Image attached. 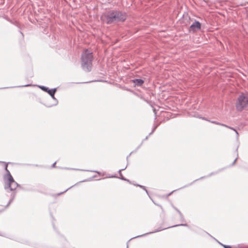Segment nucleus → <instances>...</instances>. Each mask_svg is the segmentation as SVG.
<instances>
[{"instance_id": "f257e3e1", "label": "nucleus", "mask_w": 248, "mask_h": 248, "mask_svg": "<svg viewBox=\"0 0 248 248\" xmlns=\"http://www.w3.org/2000/svg\"><path fill=\"white\" fill-rule=\"evenodd\" d=\"M126 18L124 12L120 11H110L104 13L101 16V19L108 24L118 22H123Z\"/></svg>"}, {"instance_id": "f03ea898", "label": "nucleus", "mask_w": 248, "mask_h": 248, "mask_svg": "<svg viewBox=\"0 0 248 248\" xmlns=\"http://www.w3.org/2000/svg\"><path fill=\"white\" fill-rule=\"evenodd\" d=\"M92 61V53L88 49L85 50L81 56V66L84 71L89 72L91 70Z\"/></svg>"}, {"instance_id": "7ed1b4c3", "label": "nucleus", "mask_w": 248, "mask_h": 248, "mask_svg": "<svg viewBox=\"0 0 248 248\" xmlns=\"http://www.w3.org/2000/svg\"><path fill=\"white\" fill-rule=\"evenodd\" d=\"M248 105V97L244 94L240 95L237 99L236 108L238 111H242Z\"/></svg>"}, {"instance_id": "20e7f679", "label": "nucleus", "mask_w": 248, "mask_h": 248, "mask_svg": "<svg viewBox=\"0 0 248 248\" xmlns=\"http://www.w3.org/2000/svg\"><path fill=\"white\" fill-rule=\"evenodd\" d=\"M5 182L4 188H9L10 191L14 190L18 186V184L14 180L11 175H9V178L6 179Z\"/></svg>"}, {"instance_id": "39448f33", "label": "nucleus", "mask_w": 248, "mask_h": 248, "mask_svg": "<svg viewBox=\"0 0 248 248\" xmlns=\"http://www.w3.org/2000/svg\"><path fill=\"white\" fill-rule=\"evenodd\" d=\"M209 121L210 122H211V123L215 124H217V125H221V126H224L225 127H227L228 128H229L230 129H232V130H233L235 132V133L236 134V138L237 139L238 138L239 134H238V132L237 131V130L236 129H235L234 128L232 127L231 126H229L228 125H226L225 124L220 123L217 122V121Z\"/></svg>"}, {"instance_id": "423d86ee", "label": "nucleus", "mask_w": 248, "mask_h": 248, "mask_svg": "<svg viewBox=\"0 0 248 248\" xmlns=\"http://www.w3.org/2000/svg\"><path fill=\"white\" fill-rule=\"evenodd\" d=\"M201 23L198 21H195L190 26V30L193 31H196L201 29Z\"/></svg>"}, {"instance_id": "0eeeda50", "label": "nucleus", "mask_w": 248, "mask_h": 248, "mask_svg": "<svg viewBox=\"0 0 248 248\" xmlns=\"http://www.w3.org/2000/svg\"><path fill=\"white\" fill-rule=\"evenodd\" d=\"M56 92V88L52 89H48L47 93L51 96L53 99H56L54 96V94Z\"/></svg>"}, {"instance_id": "6e6552de", "label": "nucleus", "mask_w": 248, "mask_h": 248, "mask_svg": "<svg viewBox=\"0 0 248 248\" xmlns=\"http://www.w3.org/2000/svg\"><path fill=\"white\" fill-rule=\"evenodd\" d=\"M133 82L136 85L140 86L143 83L144 81L141 79H135L133 80Z\"/></svg>"}, {"instance_id": "1a4fd4ad", "label": "nucleus", "mask_w": 248, "mask_h": 248, "mask_svg": "<svg viewBox=\"0 0 248 248\" xmlns=\"http://www.w3.org/2000/svg\"><path fill=\"white\" fill-rule=\"evenodd\" d=\"M7 164H5V170H6L7 174L4 176V181H6V179L9 178V175H11L9 170L7 169Z\"/></svg>"}, {"instance_id": "9d476101", "label": "nucleus", "mask_w": 248, "mask_h": 248, "mask_svg": "<svg viewBox=\"0 0 248 248\" xmlns=\"http://www.w3.org/2000/svg\"><path fill=\"white\" fill-rule=\"evenodd\" d=\"M161 230H157V231H154V232H148V233H145V234H142V235H138V236H135V237H133V238H138V237H142V236H144V235H147V234H150V233H154V232H157L160 231H161ZM132 239H133V238H132Z\"/></svg>"}, {"instance_id": "9b49d317", "label": "nucleus", "mask_w": 248, "mask_h": 248, "mask_svg": "<svg viewBox=\"0 0 248 248\" xmlns=\"http://www.w3.org/2000/svg\"><path fill=\"white\" fill-rule=\"evenodd\" d=\"M126 168V166L124 168V169H121V170H119V174H120V176H121V179H122V180H124V181H129V180H127L126 179L124 178L122 176V173H121V171H122V170H125Z\"/></svg>"}, {"instance_id": "f8f14e48", "label": "nucleus", "mask_w": 248, "mask_h": 248, "mask_svg": "<svg viewBox=\"0 0 248 248\" xmlns=\"http://www.w3.org/2000/svg\"><path fill=\"white\" fill-rule=\"evenodd\" d=\"M41 89H42L43 91L46 92L47 93V90L48 89V88L44 86H38Z\"/></svg>"}, {"instance_id": "ddd939ff", "label": "nucleus", "mask_w": 248, "mask_h": 248, "mask_svg": "<svg viewBox=\"0 0 248 248\" xmlns=\"http://www.w3.org/2000/svg\"><path fill=\"white\" fill-rule=\"evenodd\" d=\"M136 186H137L142 188L148 194V192L147 190L146 189V188H145V187L144 186H141V185H137Z\"/></svg>"}, {"instance_id": "4468645a", "label": "nucleus", "mask_w": 248, "mask_h": 248, "mask_svg": "<svg viewBox=\"0 0 248 248\" xmlns=\"http://www.w3.org/2000/svg\"><path fill=\"white\" fill-rule=\"evenodd\" d=\"M221 245V246H222L224 248H232V247L230 246H228V245H223L222 244H220Z\"/></svg>"}, {"instance_id": "2eb2a0df", "label": "nucleus", "mask_w": 248, "mask_h": 248, "mask_svg": "<svg viewBox=\"0 0 248 248\" xmlns=\"http://www.w3.org/2000/svg\"><path fill=\"white\" fill-rule=\"evenodd\" d=\"M156 127H157V125H156V126H155L154 127V128H153V129L152 131L150 133V135H151V134L154 132V131L155 130V129L156 128Z\"/></svg>"}, {"instance_id": "dca6fc26", "label": "nucleus", "mask_w": 248, "mask_h": 248, "mask_svg": "<svg viewBox=\"0 0 248 248\" xmlns=\"http://www.w3.org/2000/svg\"><path fill=\"white\" fill-rule=\"evenodd\" d=\"M72 186H71V187H69L68 188H67L66 190H65L64 191H63V192H62V193H61L59 194V195H60L61 194L63 193H64V192H65L67 191L69 189H70V188L71 187H72Z\"/></svg>"}, {"instance_id": "f3484780", "label": "nucleus", "mask_w": 248, "mask_h": 248, "mask_svg": "<svg viewBox=\"0 0 248 248\" xmlns=\"http://www.w3.org/2000/svg\"><path fill=\"white\" fill-rule=\"evenodd\" d=\"M30 86H31L30 84H27V85L21 86V87H29Z\"/></svg>"}, {"instance_id": "a211bd4d", "label": "nucleus", "mask_w": 248, "mask_h": 248, "mask_svg": "<svg viewBox=\"0 0 248 248\" xmlns=\"http://www.w3.org/2000/svg\"><path fill=\"white\" fill-rule=\"evenodd\" d=\"M180 225H174L173 226V227H175V226H179ZM181 226H186V224H181L180 225Z\"/></svg>"}, {"instance_id": "6ab92c4d", "label": "nucleus", "mask_w": 248, "mask_h": 248, "mask_svg": "<svg viewBox=\"0 0 248 248\" xmlns=\"http://www.w3.org/2000/svg\"><path fill=\"white\" fill-rule=\"evenodd\" d=\"M13 200V199H11V200H10V201H9V203H8V205H9V204H10L12 202Z\"/></svg>"}, {"instance_id": "aec40b11", "label": "nucleus", "mask_w": 248, "mask_h": 248, "mask_svg": "<svg viewBox=\"0 0 248 248\" xmlns=\"http://www.w3.org/2000/svg\"><path fill=\"white\" fill-rule=\"evenodd\" d=\"M177 211H178V212L179 213L180 215L181 216H182V215L181 213L179 210H177Z\"/></svg>"}, {"instance_id": "412c9836", "label": "nucleus", "mask_w": 248, "mask_h": 248, "mask_svg": "<svg viewBox=\"0 0 248 248\" xmlns=\"http://www.w3.org/2000/svg\"><path fill=\"white\" fill-rule=\"evenodd\" d=\"M55 164H56V162H55L54 163H53V165H52V167H55Z\"/></svg>"}, {"instance_id": "4be33fe9", "label": "nucleus", "mask_w": 248, "mask_h": 248, "mask_svg": "<svg viewBox=\"0 0 248 248\" xmlns=\"http://www.w3.org/2000/svg\"><path fill=\"white\" fill-rule=\"evenodd\" d=\"M236 160H237V158H236L234 160V161H233V162L232 164H234L235 163V162H236Z\"/></svg>"}, {"instance_id": "5701e85b", "label": "nucleus", "mask_w": 248, "mask_h": 248, "mask_svg": "<svg viewBox=\"0 0 248 248\" xmlns=\"http://www.w3.org/2000/svg\"><path fill=\"white\" fill-rule=\"evenodd\" d=\"M93 172H96L97 173H99V172L98 171H95L94 170V171H93Z\"/></svg>"}, {"instance_id": "b1692460", "label": "nucleus", "mask_w": 248, "mask_h": 248, "mask_svg": "<svg viewBox=\"0 0 248 248\" xmlns=\"http://www.w3.org/2000/svg\"><path fill=\"white\" fill-rule=\"evenodd\" d=\"M202 119H204V120H206V119L205 118H203ZM207 121H208V120H207Z\"/></svg>"}, {"instance_id": "393cba45", "label": "nucleus", "mask_w": 248, "mask_h": 248, "mask_svg": "<svg viewBox=\"0 0 248 248\" xmlns=\"http://www.w3.org/2000/svg\"><path fill=\"white\" fill-rule=\"evenodd\" d=\"M128 245H127V248H128Z\"/></svg>"}]
</instances>
